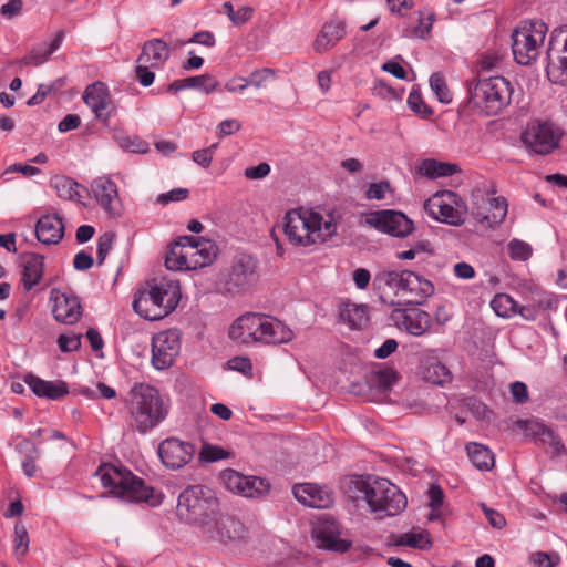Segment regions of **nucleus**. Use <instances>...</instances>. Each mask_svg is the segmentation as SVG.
Instances as JSON below:
<instances>
[{"label":"nucleus","instance_id":"nucleus-46","mask_svg":"<svg viewBox=\"0 0 567 567\" xmlns=\"http://www.w3.org/2000/svg\"><path fill=\"white\" fill-rule=\"evenodd\" d=\"M14 556L18 560H21L29 550V535L27 528L21 523H17L14 526Z\"/></svg>","mask_w":567,"mask_h":567},{"label":"nucleus","instance_id":"nucleus-42","mask_svg":"<svg viewBox=\"0 0 567 567\" xmlns=\"http://www.w3.org/2000/svg\"><path fill=\"white\" fill-rule=\"evenodd\" d=\"M223 13H225L233 24L239 27L248 22L254 14V9L249 6H241L237 10L234 9L231 2L226 1L223 4Z\"/></svg>","mask_w":567,"mask_h":567},{"label":"nucleus","instance_id":"nucleus-7","mask_svg":"<svg viewBox=\"0 0 567 567\" xmlns=\"http://www.w3.org/2000/svg\"><path fill=\"white\" fill-rule=\"evenodd\" d=\"M468 91L471 107L483 115L494 116L511 104L513 86L503 76H489L478 79Z\"/></svg>","mask_w":567,"mask_h":567},{"label":"nucleus","instance_id":"nucleus-2","mask_svg":"<svg viewBox=\"0 0 567 567\" xmlns=\"http://www.w3.org/2000/svg\"><path fill=\"white\" fill-rule=\"evenodd\" d=\"M282 228L290 245L303 248L327 241L337 229L331 217L324 219L320 214L305 208L288 210Z\"/></svg>","mask_w":567,"mask_h":567},{"label":"nucleus","instance_id":"nucleus-44","mask_svg":"<svg viewBox=\"0 0 567 567\" xmlns=\"http://www.w3.org/2000/svg\"><path fill=\"white\" fill-rule=\"evenodd\" d=\"M187 89H197L205 94H209L218 86V81L210 74H202L186 78Z\"/></svg>","mask_w":567,"mask_h":567},{"label":"nucleus","instance_id":"nucleus-63","mask_svg":"<svg viewBox=\"0 0 567 567\" xmlns=\"http://www.w3.org/2000/svg\"><path fill=\"white\" fill-rule=\"evenodd\" d=\"M533 560L538 567H555L559 563V556L554 554H547L544 551H537L533 555Z\"/></svg>","mask_w":567,"mask_h":567},{"label":"nucleus","instance_id":"nucleus-60","mask_svg":"<svg viewBox=\"0 0 567 567\" xmlns=\"http://www.w3.org/2000/svg\"><path fill=\"white\" fill-rule=\"evenodd\" d=\"M151 69L152 68L150 65L137 63L135 73L136 79L142 86L147 87L153 84L155 74L153 71H151Z\"/></svg>","mask_w":567,"mask_h":567},{"label":"nucleus","instance_id":"nucleus-40","mask_svg":"<svg viewBox=\"0 0 567 567\" xmlns=\"http://www.w3.org/2000/svg\"><path fill=\"white\" fill-rule=\"evenodd\" d=\"M340 318L352 329H360L368 321L365 308L355 303H346L341 309Z\"/></svg>","mask_w":567,"mask_h":567},{"label":"nucleus","instance_id":"nucleus-23","mask_svg":"<svg viewBox=\"0 0 567 567\" xmlns=\"http://www.w3.org/2000/svg\"><path fill=\"white\" fill-rule=\"evenodd\" d=\"M547 78L551 83L567 85V38L561 48L551 42L547 50Z\"/></svg>","mask_w":567,"mask_h":567},{"label":"nucleus","instance_id":"nucleus-58","mask_svg":"<svg viewBox=\"0 0 567 567\" xmlns=\"http://www.w3.org/2000/svg\"><path fill=\"white\" fill-rule=\"evenodd\" d=\"M489 206L494 209L492 217H485L493 223L502 221L507 214V203L504 197H495L489 199Z\"/></svg>","mask_w":567,"mask_h":567},{"label":"nucleus","instance_id":"nucleus-33","mask_svg":"<svg viewBox=\"0 0 567 567\" xmlns=\"http://www.w3.org/2000/svg\"><path fill=\"white\" fill-rule=\"evenodd\" d=\"M44 258L39 254L29 255L23 261L21 282L24 290L30 291L42 279Z\"/></svg>","mask_w":567,"mask_h":567},{"label":"nucleus","instance_id":"nucleus-16","mask_svg":"<svg viewBox=\"0 0 567 567\" xmlns=\"http://www.w3.org/2000/svg\"><path fill=\"white\" fill-rule=\"evenodd\" d=\"M404 274L405 269H382L375 274L373 287L384 305H401Z\"/></svg>","mask_w":567,"mask_h":567},{"label":"nucleus","instance_id":"nucleus-38","mask_svg":"<svg viewBox=\"0 0 567 567\" xmlns=\"http://www.w3.org/2000/svg\"><path fill=\"white\" fill-rule=\"evenodd\" d=\"M457 171L456 165L439 162L436 159H424L419 166L420 174L429 178L451 176Z\"/></svg>","mask_w":567,"mask_h":567},{"label":"nucleus","instance_id":"nucleus-36","mask_svg":"<svg viewBox=\"0 0 567 567\" xmlns=\"http://www.w3.org/2000/svg\"><path fill=\"white\" fill-rule=\"evenodd\" d=\"M466 452L476 468L488 471L494 466V454L487 446L471 442L466 445Z\"/></svg>","mask_w":567,"mask_h":567},{"label":"nucleus","instance_id":"nucleus-26","mask_svg":"<svg viewBox=\"0 0 567 567\" xmlns=\"http://www.w3.org/2000/svg\"><path fill=\"white\" fill-rule=\"evenodd\" d=\"M245 532L246 528L239 519L230 515H223L218 511V516L214 519V528L204 533L212 538L226 543L241 539Z\"/></svg>","mask_w":567,"mask_h":567},{"label":"nucleus","instance_id":"nucleus-6","mask_svg":"<svg viewBox=\"0 0 567 567\" xmlns=\"http://www.w3.org/2000/svg\"><path fill=\"white\" fill-rule=\"evenodd\" d=\"M130 413L136 430L144 434L165 420L168 409L157 389L138 383L131 390Z\"/></svg>","mask_w":567,"mask_h":567},{"label":"nucleus","instance_id":"nucleus-55","mask_svg":"<svg viewBox=\"0 0 567 567\" xmlns=\"http://www.w3.org/2000/svg\"><path fill=\"white\" fill-rule=\"evenodd\" d=\"M22 444L32 449V454L27 455L22 462V468L28 477H33L37 473L35 458L39 456V451L30 440H24Z\"/></svg>","mask_w":567,"mask_h":567},{"label":"nucleus","instance_id":"nucleus-30","mask_svg":"<svg viewBox=\"0 0 567 567\" xmlns=\"http://www.w3.org/2000/svg\"><path fill=\"white\" fill-rule=\"evenodd\" d=\"M64 235V224L58 215H43L35 225V236L45 245L58 244Z\"/></svg>","mask_w":567,"mask_h":567},{"label":"nucleus","instance_id":"nucleus-22","mask_svg":"<svg viewBox=\"0 0 567 567\" xmlns=\"http://www.w3.org/2000/svg\"><path fill=\"white\" fill-rule=\"evenodd\" d=\"M147 287L153 289L159 302L164 305L165 316L169 315L177 307L181 299L178 280L168 277L153 278L147 282Z\"/></svg>","mask_w":567,"mask_h":567},{"label":"nucleus","instance_id":"nucleus-62","mask_svg":"<svg viewBox=\"0 0 567 567\" xmlns=\"http://www.w3.org/2000/svg\"><path fill=\"white\" fill-rule=\"evenodd\" d=\"M390 189L389 182H379V183H372L367 193L365 196L368 199H383L385 196V193Z\"/></svg>","mask_w":567,"mask_h":567},{"label":"nucleus","instance_id":"nucleus-34","mask_svg":"<svg viewBox=\"0 0 567 567\" xmlns=\"http://www.w3.org/2000/svg\"><path fill=\"white\" fill-rule=\"evenodd\" d=\"M63 37V31L56 32L54 39L50 43H43L33 49L29 54L24 55L19 63L21 65L34 66L43 64L49 56L60 48Z\"/></svg>","mask_w":567,"mask_h":567},{"label":"nucleus","instance_id":"nucleus-61","mask_svg":"<svg viewBox=\"0 0 567 567\" xmlns=\"http://www.w3.org/2000/svg\"><path fill=\"white\" fill-rule=\"evenodd\" d=\"M240 127V122L235 118L224 120L217 125V135L223 138L238 132Z\"/></svg>","mask_w":567,"mask_h":567},{"label":"nucleus","instance_id":"nucleus-21","mask_svg":"<svg viewBox=\"0 0 567 567\" xmlns=\"http://www.w3.org/2000/svg\"><path fill=\"white\" fill-rule=\"evenodd\" d=\"M296 499L309 507L329 508L333 504V494L326 486L313 483L297 484L292 488Z\"/></svg>","mask_w":567,"mask_h":567},{"label":"nucleus","instance_id":"nucleus-14","mask_svg":"<svg viewBox=\"0 0 567 567\" xmlns=\"http://www.w3.org/2000/svg\"><path fill=\"white\" fill-rule=\"evenodd\" d=\"M181 349L179 333L175 330H165L156 333L152 339V364L157 370L169 368Z\"/></svg>","mask_w":567,"mask_h":567},{"label":"nucleus","instance_id":"nucleus-53","mask_svg":"<svg viewBox=\"0 0 567 567\" xmlns=\"http://www.w3.org/2000/svg\"><path fill=\"white\" fill-rule=\"evenodd\" d=\"M228 456L229 452L219 446L210 444H204L199 452V460L203 462H217L227 458Z\"/></svg>","mask_w":567,"mask_h":567},{"label":"nucleus","instance_id":"nucleus-11","mask_svg":"<svg viewBox=\"0 0 567 567\" xmlns=\"http://www.w3.org/2000/svg\"><path fill=\"white\" fill-rule=\"evenodd\" d=\"M458 200L460 197L451 190L437 192L424 203V209L434 219L457 226L463 223Z\"/></svg>","mask_w":567,"mask_h":567},{"label":"nucleus","instance_id":"nucleus-32","mask_svg":"<svg viewBox=\"0 0 567 567\" xmlns=\"http://www.w3.org/2000/svg\"><path fill=\"white\" fill-rule=\"evenodd\" d=\"M346 34V27L342 21H330L323 24L320 33L315 40V51L326 52L334 47Z\"/></svg>","mask_w":567,"mask_h":567},{"label":"nucleus","instance_id":"nucleus-54","mask_svg":"<svg viewBox=\"0 0 567 567\" xmlns=\"http://www.w3.org/2000/svg\"><path fill=\"white\" fill-rule=\"evenodd\" d=\"M408 105L409 107L416 114L426 117L432 114V111L427 105L424 103L419 90L413 89L408 97Z\"/></svg>","mask_w":567,"mask_h":567},{"label":"nucleus","instance_id":"nucleus-43","mask_svg":"<svg viewBox=\"0 0 567 567\" xmlns=\"http://www.w3.org/2000/svg\"><path fill=\"white\" fill-rule=\"evenodd\" d=\"M424 377L434 384H444L452 379L449 369L440 361H433L425 368Z\"/></svg>","mask_w":567,"mask_h":567},{"label":"nucleus","instance_id":"nucleus-29","mask_svg":"<svg viewBox=\"0 0 567 567\" xmlns=\"http://www.w3.org/2000/svg\"><path fill=\"white\" fill-rule=\"evenodd\" d=\"M24 382L29 385L32 392L39 398L49 400H60L69 393V385L66 382L47 381L33 374H27Z\"/></svg>","mask_w":567,"mask_h":567},{"label":"nucleus","instance_id":"nucleus-4","mask_svg":"<svg viewBox=\"0 0 567 567\" xmlns=\"http://www.w3.org/2000/svg\"><path fill=\"white\" fill-rule=\"evenodd\" d=\"M228 334L230 339L245 344H280L293 338L292 330L284 322L260 313L243 315L230 326Z\"/></svg>","mask_w":567,"mask_h":567},{"label":"nucleus","instance_id":"nucleus-57","mask_svg":"<svg viewBox=\"0 0 567 567\" xmlns=\"http://www.w3.org/2000/svg\"><path fill=\"white\" fill-rule=\"evenodd\" d=\"M427 251H430V243L425 240H417L412 245L410 249L398 251L395 257L399 260H412L416 257L417 254Z\"/></svg>","mask_w":567,"mask_h":567},{"label":"nucleus","instance_id":"nucleus-41","mask_svg":"<svg viewBox=\"0 0 567 567\" xmlns=\"http://www.w3.org/2000/svg\"><path fill=\"white\" fill-rule=\"evenodd\" d=\"M491 308L501 318H512L517 315L518 302L507 293H497L491 301Z\"/></svg>","mask_w":567,"mask_h":567},{"label":"nucleus","instance_id":"nucleus-47","mask_svg":"<svg viewBox=\"0 0 567 567\" xmlns=\"http://www.w3.org/2000/svg\"><path fill=\"white\" fill-rule=\"evenodd\" d=\"M117 143L121 148L132 153L145 154L150 150L148 143L136 135L120 136Z\"/></svg>","mask_w":567,"mask_h":567},{"label":"nucleus","instance_id":"nucleus-35","mask_svg":"<svg viewBox=\"0 0 567 567\" xmlns=\"http://www.w3.org/2000/svg\"><path fill=\"white\" fill-rule=\"evenodd\" d=\"M389 544L396 547H411L417 549H426L431 546L429 534L424 530L408 532L404 534H393L389 537Z\"/></svg>","mask_w":567,"mask_h":567},{"label":"nucleus","instance_id":"nucleus-15","mask_svg":"<svg viewBox=\"0 0 567 567\" xmlns=\"http://www.w3.org/2000/svg\"><path fill=\"white\" fill-rule=\"evenodd\" d=\"M225 487L244 497H260L269 492V483L258 476H246L228 468L221 473Z\"/></svg>","mask_w":567,"mask_h":567},{"label":"nucleus","instance_id":"nucleus-48","mask_svg":"<svg viewBox=\"0 0 567 567\" xmlns=\"http://www.w3.org/2000/svg\"><path fill=\"white\" fill-rule=\"evenodd\" d=\"M430 86L441 103L452 102V93L441 73H433L430 78Z\"/></svg>","mask_w":567,"mask_h":567},{"label":"nucleus","instance_id":"nucleus-37","mask_svg":"<svg viewBox=\"0 0 567 567\" xmlns=\"http://www.w3.org/2000/svg\"><path fill=\"white\" fill-rule=\"evenodd\" d=\"M403 323L409 333L422 336L431 327V316L426 311L415 309L404 316Z\"/></svg>","mask_w":567,"mask_h":567},{"label":"nucleus","instance_id":"nucleus-3","mask_svg":"<svg viewBox=\"0 0 567 567\" xmlns=\"http://www.w3.org/2000/svg\"><path fill=\"white\" fill-rule=\"evenodd\" d=\"M95 476L100 478L102 486L114 497L128 503H147L157 506L162 503L161 494H155L154 488L146 485L130 470L112 464L101 465Z\"/></svg>","mask_w":567,"mask_h":567},{"label":"nucleus","instance_id":"nucleus-25","mask_svg":"<svg viewBox=\"0 0 567 567\" xmlns=\"http://www.w3.org/2000/svg\"><path fill=\"white\" fill-rule=\"evenodd\" d=\"M53 317L56 321L73 324L82 316V306L78 297L64 292H56L53 296Z\"/></svg>","mask_w":567,"mask_h":567},{"label":"nucleus","instance_id":"nucleus-13","mask_svg":"<svg viewBox=\"0 0 567 567\" xmlns=\"http://www.w3.org/2000/svg\"><path fill=\"white\" fill-rule=\"evenodd\" d=\"M197 240L193 236H181L171 246L165 259V266L169 270H193L202 268L196 258Z\"/></svg>","mask_w":567,"mask_h":567},{"label":"nucleus","instance_id":"nucleus-19","mask_svg":"<svg viewBox=\"0 0 567 567\" xmlns=\"http://www.w3.org/2000/svg\"><path fill=\"white\" fill-rule=\"evenodd\" d=\"M83 100L99 121L106 123L115 114L116 107L109 87L103 82L90 84L84 91Z\"/></svg>","mask_w":567,"mask_h":567},{"label":"nucleus","instance_id":"nucleus-56","mask_svg":"<svg viewBox=\"0 0 567 567\" xmlns=\"http://www.w3.org/2000/svg\"><path fill=\"white\" fill-rule=\"evenodd\" d=\"M114 240V234L112 233H104L101 235L97 239V251H96V259L97 264L102 265L110 252L112 248V244Z\"/></svg>","mask_w":567,"mask_h":567},{"label":"nucleus","instance_id":"nucleus-1","mask_svg":"<svg viewBox=\"0 0 567 567\" xmlns=\"http://www.w3.org/2000/svg\"><path fill=\"white\" fill-rule=\"evenodd\" d=\"M351 498L364 501L377 518L395 516L406 507V497L389 480L374 476H355L350 481Z\"/></svg>","mask_w":567,"mask_h":567},{"label":"nucleus","instance_id":"nucleus-39","mask_svg":"<svg viewBox=\"0 0 567 567\" xmlns=\"http://www.w3.org/2000/svg\"><path fill=\"white\" fill-rule=\"evenodd\" d=\"M51 186L55 189L59 197L69 200H76L80 197V185L71 177L58 175L51 178Z\"/></svg>","mask_w":567,"mask_h":567},{"label":"nucleus","instance_id":"nucleus-17","mask_svg":"<svg viewBox=\"0 0 567 567\" xmlns=\"http://www.w3.org/2000/svg\"><path fill=\"white\" fill-rule=\"evenodd\" d=\"M312 535L319 548L336 553H346L351 547V542L341 538L339 524L330 516H321L312 528Z\"/></svg>","mask_w":567,"mask_h":567},{"label":"nucleus","instance_id":"nucleus-5","mask_svg":"<svg viewBox=\"0 0 567 567\" xmlns=\"http://www.w3.org/2000/svg\"><path fill=\"white\" fill-rule=\"evenodd\" d=\"M219 501L213 491L203 485L186 487L178 496L176 515L202 532L214 528V519L218 516Z\"/></svg>","mask_w":567,"mask_h":567},{"label":"nucleus","instance_id":"nucleus-64","mask_svg":"<svg viewBox=\"0 0 567 567\" xmlns=\"http://www.w3.org/2000/svg\"><path fill=\"white\" fill-rule=\"evenodd\" d=\"M59 347L63 352L75 351L81 346V337L80 336H65L62 334L58 339Z\"/></svg>","mask_w":567,"mask_h":567},{"label":"nucleus","instance_id":"nucleus-52","mask_svg":"<svg viewBox=\"0 0 567 567\" xmlns=\"http://www.w3.org/2000/svg\"><path fill=\"white\" fill-rule=\"evenodd\" d=\"M508 250L512 259L520 261L527 260L533 252L530 245L519 239L511 240Z\"/></svg>","mask_w":567,"mask_h":567},{"label":"nucleus","instance_id":"nucleus-50","mask_svg":"<svg viewBox=\"0 0 567 567\" xmlns=\"http://www.w3.org/2000/svg\"><path fill=\"white\" fill-rule=\"evenodd\" d=\"M435 16L431 13L427 18H419L417 25L405 31L406 37L427 39L430 37Z\"/></svg>","mask_w":567,"mask_h":567},{"label":"nucleus","instance_id":"nucleus-9","mask_svg":"<svg viewBox=\"0 0 567 567\" xmlns=\"http://www.w3.org/2000/svg\"><path fill=\"white\" fill-rule=\"evenodd\" d=\"M257 260L247 254L236 255L223 279V288L230 295L247 291L257 279Z\"/></svg>","mask_w":567,"mask_h":567},{"label":"nucleus","instance_id":"nucleus-45","mask_svg":"<svg viewBox=\"0 0 567 567\" xmlns=\"http://www.w3.org/2000/svg\"><path fill=\"white\" fill-rule=\"evenodd\" d=\"M197 240V252L198 256L196 257L198 261H200L198 265H202L203 267H206L210 265L217 255V247L216 245L204 238H196Z\"/></svg>","mask_w":567,"mask_h":567},{"label":"nucleus","instance_id":"nucleus-18","mask_svg":"<svg viewBox=\"0 0 567 567\" xmlns=\"http://www.w3.org/2000/svg\"><path fill=\"white\" fill-rule=\"evenodd\" d=\"M157 453L166 468L176 471L193 460L195 446L189 442L168 437L159 443Z\"/></svg>","mask_w":567,"mask_h":567},{"label":"nucleus","instance_id":"nucleus-10","mask_svg":"<svg viewBox=\"0 0 567 567\" xmlns=\"http://www.w3.org/2000/svg\"><path fill=\"white\" fill-rule=\"evenodd\" d=\"M365 221L374 229L396 238H405L414 231V223L399 210L373 212Z\"/></svg>","mask_w":567,"mask_h":567},{"label":"nucleus","instance_id":"nucleus-27","mask_svg":"<svg viewBox=\"0 0 567 567\" xmlns=\"http://www.w3.org/2000/svg\"><path fill=\"white\" fill-rule=\"evenodd\" d=\"M91 189L100 206L109 214L117 213L118 194L116 184L107 177L95 178L91 184Z\"/></svg>","mask_w":567,"mask_h":567},{"label":"nucleus","instance_id":"nucleus-31","mask_svg":"<svg viewBox=\"0 0 567 567\" xmlns=\"http://www.w3.org/2000/svg\"><path fill=\"white\" fill-rule=\"evenodd\" d=\"M168 59V44L162 39H151L142 44L141 54L136 62L144 63L153 69H159Z\"/></svg>","mask_w":567,"mask_h":567},{"label":"nucleus","instance_id":"nucleus-20","mask_svg":"<svg viewBox=\"0 0 567 567\" xmlns=\"http://www.w3.org/2000/svg\"><path fill=\"white\" fill-rule=\"evenodd\" d=\"M434 293V285L421 275L405 269L401 305H422Z\"/></svg>","mask_w":567,"mask_h":567},{"label":"nucleus","instance_id":"nucleus-49","mask_svg":"<svg viewBox=\"0 0 567 567\" xmlns=\"http://www.w3.org/2000/svg\"><path fill=\"white\" fill-rule=\"evenodd\" d=\"M276 71L270 68H264L255 70L250 73L248 79V85L254 86L255 89H264L268 85L269 82L275 80Z\"/></svg>","mask_w":567,"mask_h":567},{"label":"nucleus","instance_id":"nucleus-8","mask_svg":"<svg viewBox=\"0 0 567 567\" xmlns=\"http://www.w3.org/2000/svg\"><path fill=\"white\" fill-rule=\"evenodd\" d=\"M547 25L540 20L522 21L512 34V50L517 63L528 65L539 54Z\"/></svg>","mask_w":567,"mask_h":567},{"label":"nucleus","instance_id":"nucleus-51","mask_svg":"<svg viewBox=\"0 0 567 567\" xmlns=\"http://www.w3.org/2000/svg\"><path fill=\"white\" fill-rule=\"evenodd\" d=\"M396 380L398 374L391 368L380 370L372 377L373 384H375L383 392L390 390Z\"/></svg>","mask_w":567,"mask_h":567},{"label":"nucleus","instance_id":"nucleus-24","mask_svg":"<svg viewBox=\"0 0 567 567\" xmlns=\"http://www.w3.org/2000/svg\"><path fill=\"white\" fill-rule=\"evenodd\" d=\"M518 425L524 431L525 435L549 445L556 455L565 453V445L560 437L544 423L537 420H525L519 421Z\"/></svg>","mask_w":567,"mask_h":567},{"label":"nucleus","instance_id":"nucleus-28","mask_svg":"<svg viewBox=\"0 0 567 567\" xmlns=\"http://www.w3.org/2000/svg\"><path fill=\"white\" fill-rule=\"evenodd\" d=\"M136 313L146 320H161L165 318L164 305H162L151 287L142 289L133 301Z\"/></svg>","mask_w":567,"mask_h":567},{"label":"nucleus","instance_id":"nucleus-12","mask_svg":"<svg viewBox=\"0 0 567 567\" xmlns=\"http://www.w3.org/2000/svg\"><path fill=\"white\" fill-rule=\"evenodd\" d=\"M558 132L549 122L532 121L522 134L527 148L537 154H548L558 145Z\"/></svg>","mask_w":567,"mask_h":567},{"label":"nucleus","instance_id":"nucleus-59","mask_svg":"<svg viewBox=\"0 0 567 567\" xmlns=\"http://www.w3.org/2000/svg\"><path fill=\"white\" fill-rule=\"evenodd\" d=\"M189 195L187 188H174L167 193L159 194L157 196V203L161 205H167L172 202H182Z\"/></svg>","mask_w":567,"mask_h":567}]
</instances>
